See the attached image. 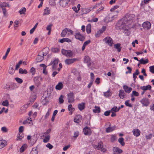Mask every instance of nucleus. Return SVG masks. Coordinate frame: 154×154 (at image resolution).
<instances>
[{
	"mask_svg": "<svg viewBox=\"0 0 154 154\" xmlns=\"http://www.w3.org/2000/svg\"><path fill=\"white\" fill-rule=\"evenodd\" d=\"M85 103H79L78 105V107L79 110L82 111L85 108Z\"/></svg>",
	"mask_w": 154,
	"mask_h": 154,
	"instance_id": "27",
	"label": "nucleus"
},
{
	"mask_svg": "<svg viewBox=\"0 0 154 154\" xmlns=\"http://www.w3.org/2000/svg\"><path fill=\"white\" fill-rule=\"evenodd\" d=\"M26 11V8L25 7H23L19 11V12L20 14H24Z\"/></svg>",
	"mask_w": 154,
	"mask_h": 154,
	"instance_id": "53",
	"label": "nucleus"
},
{
	"mask_svg": "<svg viewBox=\"0 0 154 154\" xmlns=\"http://www.w3.org/2000/svg\"><path fill=\"white\" fill-rule=\"evenodd\" d=\"M121 44L120 43H117L114 45V47L117 49L118 52H120L122 48L120 46Z\"/></svg>",
	"mask_w": 154,
	"mask_h": 154,
	"instance_id": "28",
	"label": "nucleus"
},
{
	"mask_svg": "<svg viewBox=\"0 0 154 154\" xmlns=\"http://www.w3.org/2000/svg\"><path fill=\"white\" fill-rule=\"evenodd\" d=\"M63 85L61 82H59L55 87V88L57 90H60L63 88Z\"/></svg>",
	"mask_w": 154,
	"mask_h": 154,
	"instance_id": "26",
	"label": "nucleus"
},
{
	"mask_svg": "<svg viewBox=\"0 0 154 154\" xmlns=\"http://www.w3.org/2000/svg\"><path fill=\"white\" fill-rule=\"evenodd\" d=\"M104 7L101 6L100 8H98L95 12V13L97 14H98L103 11L104 9Z\"/></svg>",
	"mask_w": 154,
	"mask_h": 154,
	"instance_id": "42",
	"label": "nucleus"
},
{
	"mask_svg": "<svg viewBox=\"0 0 154 154\" xmlns=\"http://www.w3.org/2000/svg\"><path fill=\"white\" fill-rule=\"evenodd\" d=\"M24 131V127L23 126H20L19 128V133H22Z\"/></svg>",
	"mask_w": 154,
	"mask_h": 154,
	"instance_id": "63",
	"label": "nucleus"
},
{
	"mask_svg": "<svg viewBox=\"0 0 154 154\" xmlns=\"http://www.w3.org/2000/svg\"><path fill=\"white\" fill-rule=\"evenodd\" d=\"M30 72L32 75H34L35 72V68L34 67L31 68L30 69Z\"/></svg>",
	"mask_w": 154,
	"mask_h": 154,
	"instance_id": "58",
	"label": "nucleus"
},
{
	"mask_svg": "<svg viewBox=\"0 0 154 154\" xmlns=\"http://www.w3.org/2000/svg\"><path fill=\"white\" fill-rule=\"evenodd\" d=\"M47 97H44V99H42L41 100L42 102V104L44 105H46L48 103V100L47 99Z\"/></svg>",
	"mask_w": 154,
	"mask_h": 154,
	"instance_id": "40",
	"label": "nucleus"
},
{
	"mask_svg": "<svg viewBox=\"0 0 154 154\" xmlns=\"http://www.w3.org/2000/svg\"><path fill=\"white\" fill-rule=\"evenodd\" d=\"M58 42L61 43H63L65 42L69 43L72 42V40L69 38H64L61 39H59Z\"/></svg>",
	"mask_w": 154,
	"mask_h": 154,
	"instance_id": "16",
	"label": "nucleus"
},
{
	"mask_svg": "<svg viewBox=\"0 0 154 154\" xmlns=\"http://www.w3.org/2000/svg\"><path fill=\"white\" fill-rule=\"evenodd\" d=\"M50 139V136L49 135H46L45 138L44 139L43 141L44 143H47L49 141Z\"/></svg>",
	"mask_w": 154,
	"mask_h": 154,
	"instance_id": "48",
	"label": "nucleus"
},
{
	"mask_svg": "<svg viewBox=\"0 0 154 154\" xmlns=\"http://www.w3.org/2000/svg\"><path fill=\"white\" fill-rule=\"evenodd\" d=\"M70 1V0H60L59 2L60 5L63 7H65L67 6Z\"/></svg>",
	"mask_w": 154,
	"mask_h": 154,
	"instance_id": "10",
	"label": "nucleus"
},
{
	"mask_svg": "<svg viewBox=\"0 0 154 154\" xmlns=\"http://www.w3.org/2000/svg\"><path fill=\"white\" fill-rule=\"evenodd\" d=\"M24 137V134L22 133H18L17 137V140H20Z\"/></svg>",
	"mask_w": 154,
	"mask_h": 154,
	"instance_id": "35",
	"label": "nucleus"
},
{
	"mask_svg": "<svg viewBox=\"0 0 154 154\" xmlns=\"http://www.w3.org/2000/svg\"><path fill=\"white\" fill-rule=\"evenodd\" d=\"M130 101L129 100H127L125 102V104L127 106L129 107H133V105L129 103Z\"/></svg>",
	"mask_w": 154,
	"mask_h": 154,
	"instance_id": "46",
	"label": "nucleus"
},
{
	"mask_svg": "<svg viewBox=\"0 0 154 154\" xmlns=\"http://www.w3.org/2000/svg\"><path fill=\"white\" fill-rule=\"evenodd\" d=\"M115 127L113 126L110 127V126L108 127L106 129V132L107 133H109L113 131L115 129Z\"/></svg>",
	"mask_w": 154,
	"mask_h": 154,
	"instance_id": "32",
	"label": "nucleus"
},
{
	"mask_svg": "<svg viewBox=\"0 0 154 154\" xmlns=\"http://www.w3.org/2000/svg\"><path fill=\"white\" fill-rule=\"evenodd\" d=\"M49 48L48 47H46L43 50V52H40L41 54L43 55V56H46L49 52Z\"/></svg>",
	"mask_w": 154,
	"mask_h": 154,
	"instance_id": "19",
	"label": "nucleus"
},
{
	"mask_svg": "<svg viewBox=\"0 0 154 154\" xmlns=\"http://www.w3.org/2000/svg\"><path fill=\"white\" fill-rule=\"evenodd\" d=\"M127 69L128 70V71H126V74H128V73H131V72L132 69L129 66H128L127 68Z\"/></svg>",
	"mask_w": 154,
	"mask_h": 154,
	"instance_id": "62",
	"label": "nucleus"
},
{
	"mask_svg": "<svg viewBox=\"0 0 154 154\" xmlns=\"http://www.w3.org/2000/svg\"><path fill=\"white\" fill-rule=\"evenodd\" d=\"M132 132L133 135L136 137L139 136L140 135L141 133L140 131L138 129H134L132 130Z\"/></svg>",
	"mask_w": 154,
	"mask_h": 154,
	"instance_id": "13",
	"label": "nucleus"
},
{
	"mask_svg": "<svg viewBox=\"0 0 154 154\" xmlns=\"http://www.w3.org/2000/svg\"><path fill=\"white\" fill-rule=\"evenodd\" d=\"M27 146L26 144H24L22 146L20 149V152H23L26 149Z\"/></svg>",
	"mask_w": 154,
	"mask_h": 154,
	"instance_id": "34",
	"label": "nucleus"
},
{
	"mask_svg": "<svg viewBox=\"0 0 154 154\" xmlns=\"http://www.w3.org/2000/svg\"><path fill=\"white\" fill-rule=\"evenodd\" d=\"M143 27L145 29H149L151 26V24L149 22H146L143 23L142 25Z\"/></svg>",
	"mask_w": 154,
	"mask_h": 154,
	"instance_id": "11",
	"label": "nucleus"
},
{
	"mask_svg": "<svg viewBox=\"0 0 154 154\" xmlns=\"http://www.w3.org/2000/svg\"><path fill=\"white\" fill-rule=\"evenodd\" d=\"M118 141L122 146H124L125 145V143L124 142V139L122 137L119 138Z\"/></svg>",
	"mask_w": 154,
	"mask_h": 154,
	"instance_id": "49",
	"label": "nucleus"
},
{
	"mask_svg": "<svg viewBox=\"0 0 154 154\" xmlns=\"http://www.w3.org/2000/svg\"><path fill=\"white\" fill-rule=\"evenodd\" d=\"M64 96L61 95L59 98V103L60 104H62L64 102V100L63 99Z\"/></svg>",
	"mask_w": 154,
	"mask_h": 154,
	"instance_id": "44",
	"label": "nucleus"
},
{
	"mask_svg": "<svg viewBox=\"0 0 154 154\" xmlns=\"http://www.w3.org/2000/svg\"><path fill=\"white\" fill-rule=\"evenodd\" d=\"M86 31L88 33H89L91 32V26L90 24H88L86 26Z\"/></svg>",
	"mask_w": 154,
	"mask_h": 154,
	"instance_id": "33",
	"label": "nucleus"
},
{
	"mask_svg": "<svg viewBox=\"0 0 154 154\" xmlns=\"http://www.w3.org/2000/svg\"><path fill=\"white\" fill-rule=\"evenodd\" d=\"M103 41L110 46H112L113 44V40L109 36H107L105 38L103 39Z\"/></svg>",
	"mask_w": 154,
	"mask_h": 154,
	"instance_id": "3",
	"label": "nucleus"
},
{
	"mask_svg": "<svg viewBox=\"0 0 154 154\" xmlns=\"http://www.w3.org/2000/svg\"><path fill=\"white\" fill-rule=\"evenodd\" d=\"M68 102L69 103H73L75 101L74 96V93L72 92H70L67 95Z\"/></svg>",
	"mask_w": 154,
	"mask_h": 154,
	"instance_id": "2",
	"label": "nucleus"
},
{
	"mask_svg": "<svg viewBox=\"0 0 154 154\" xmlns=\"http://www.w3.org/2000/svg\"><path fill=\"white\" fill-rule=\"evenodd\" d=\"M2 105L5 106H8L9 105V102L7 100L3 101L2 103Z\"/></svg>",
	"mask_w": 154,
	"mask_h": 154,
	"instance_id": "56",
	"label": "nucleus"
},
{
	"mask_svg": "<svg viewBox=\"0 0 154 154\" xmlns=\"http://www.w3.org/2000/svg\"><path fill=\"white\" fill-rule=\"evenodd\" d=\"M51 131V129L50 128L48 129L46 131V132H44V133H42V136L43 137H44L45 136V134H48Z\"/></svg>",
	"mask_w": 154,
	"mask_h": 154,
	"instance_id": "57",
	"label": "nucleus"
},
{
	"mask_svg": "<svg viewBox=\"0 0 154 154\" xmlns=\"http://www.w3.org/2000/svg\"><path fill=\"white\" fill-rule=\"evenodd\" d=\"M28 107V105L27 104H25L21 106L20 110V114H23L25 113Z\"/></svg>",
	"mask_w": 154,
	"mask_h": 154,
	"instance_id": "15",
	"label": "nucleus"
},
{
	"mask_svg": "<svg viewBox=\"0 0 154 154\" xmlns=\"http://www.w3.org/2000/svg\"><path fill=\"white\" fill-rule=\"evenodd\" d=\"M149 68L150 71L152 73L154 74V66H150Z\"/></svg>",
	"mask_w": 154,
	"mask_h": 154,
	"instance_id": "60",
	"label": "nucleus"
},
{
	"mask_svg": "<svg viewBox=\"0 0 154 154\" xmlns=\"http://www.w3.org/2000/svg\"><path fill=\"white\" fill-rule=\"evenodd\" d=\"M139 93L135 91H133L131 94V97H133L134 96L137 97L139 96Z\"/></svg>",
	"mask_w": 154,
	"mask_h": 154,
	"instance_id": "47",
	"label": "nucleus"
},
{
	"mask_svg": "<svg viewBox=\"0 0 154 154\" xmlns=\"http://www.w3.org/2000/svg\"><path fill=\"white\" fill-rule=\"evenodd\" d=\"M9 73L11 74H13L14 72V71L13 67H10L8 70Z\"/></svg>",
	"mask_w": 154,
	"mask_h": 154,
	"instance_id": "55",
	"label": "nucleus"
},
{
	"mask_svg": "<svg viewBox=\"0 0 154 154\" xmlns=\"http://www.w3.org/2000/svg\"><path fill=\"white\" fill-rule=\"evenodd\" d=\"M15 79L17 83L20 84L22 83L23 82V80L22 79L18 77L15 78Z\"/></svg>",
	"mask_w": 154,
	"mask_h": 154,
	"instance_id": "51",
	"label": "nucleus"
},
{
	"mask_svg": "<svg viewBox=\"0 0 154 154\" xmlns=\"http://www.w3.org/2000/svg\"><path fill=\"white\" fill-rule=\"evenodd\" d=\"M88 22H96L98 21V18H94L91 19V20L88 19Z\"/></svg>",
	"mask_w": 154,
	"mask_h": 154,
	"instance_id": "50",
	"label": "nucleus"
},
{
	"mask_svg": "<svg viewBox=\"0 0 154 154\" xmlns=\"http://www.w3.org/2000/svg\"><path fill=\"white\" fill-rule=\"evenodd\" d=\"M51 10L50 8L48 7H46L44 10V12L43 14L44 16L48 15L50 14Z\"/></svg>",
	"mask_w": 154,
	"mask_h": 154,
	"instance_id": "18",
	"label": "nucleus"
},
{
	"mask_svg": "<svg viewBox=\"0 0 154 154\" xmlns=\"http://www.w3.org/2000/svg\"><path fill=\"white\" fill-rule=\"evenodd\" d=\"M116 139V136L113 135L111 136V137L110 138V140L111 142H113Z\"/></svg>",
	"mask_w": 154,
	"mask_h": 154,
	"instance_id": "61",
	"label": "nucleus"
},
{
	"mask_svg": "<svg viewBox=\"0 0 154 154\" xmlns=\"http://www.w3.org/2000/svg\"><path fill=\"white\" fill-rule=\"evenodd\" d=\"M46 146L48 148L50 149H51L53 147V146L50 143H48L46 145Z\"/></svg>",
	"mask_w": 154,
	"mask_h": 154,
	"instance_id": "64",
	"label": "nucleus"
},
{
	"mask_svg": "<svg viewBox=\"0 0 154 154\" xmlns=\"http://www.w3.org/2000/svg\"><path fill=\"white\" fill-rule=\"evenodd\" d=\"M23 61L21 60H20L17 64L16 66L15 70H17L20 67V65L22 63Z\"/></svg>",
	"mask_w": 154,
	"mask_h": 154,
	"instance_id": "52",
	"label": "nucleus"
},
{
	"mask_svg": "<svg viewBox=\"0 0 154 154\" xmlns=\"http://www.w3.org/2000/svg\"><path fill=\"white\" fill-rule=\"evenodd\" d=\"M51 51L54 53H58L60 51V49L56 48H51Z\"/></svg>",
	"mask_w": 154,
	"mask_h": 154,
	"instance_id": "43",
	"label": "nucleus"
},
{
	"mask_svg": "<svg viewBox=\"0 0 154 154\" xmlns=\"http://www.w3.org/2000/svg\"><path fill=\"white\" fill-rule=\"evenodd\" d=\"M81 120V116L78 115L75 116L74 119V121L76 123H79Z\"/></svg>",
	"mask_w": 154,
	"mask_h": 154,
	"instance_id": "23",
	"label": "nucleus"
},
{
	"mask_svg": "<svg viewBox=\"0 0 154 154\" xmlns=\"http://www.w3.org/2000/svg\"><path fill=\"white\" fill-rule=\"evenodd\" d=\"M123 89L125 90V91L128 93H129L132 90V88L131 87H128L126 85L123 86Z\"/></svg>",
	"mask_w": 154,
	"mask_h": 154,
	"instance_id": "22",
	"label": "nucleus"
},
{
	"mask_svg": "<svg viewBox=\"0 0 154 154\" xmlns=\"http://www.w3.org/2000/svg\"><path fill=\"white\" fill-rule=\"evenodd\" d=\"M134 16L132 14L126 15L124 17V20L126 23L132 21L134 17Z\"/></svg>",
	"mask_w": 154,
	"mask_h": 154,
	"instance_id": "4",
	"label": "nucleus"
},
{
	"mask_svg": "<svg viewBox=\"0 0 154 154\" xmlns=\"http://www.w3.org/2000/svg\"><path fill=\"white\" fill-rule=\"evenodd\" d=\"M68 109L69 111V114L70 115H71L72 114V112L75 110V109L72 107V104H69L68 106Z\"/></svg>",
	"mask_w": 154,
	"mask_h": 154,
	"instance_id": "25",
	"label": "nucleus"
},
{
	"mask_svg": "<svg viewBox=\"0 0 154 154\" xmlns=\"http://www.w3.org/2000/svg\"><path fill=\"white\" fill-rule=\"evenodd\" d=\"M83 131L84 134L85 135H90L92 133L91 129L87 126L83 128Z\"/></svg>",
	"mask_w": 154,
	"mask_h": 154,
	"instance_id": "9",
	"label": "nucleus"
},
{
	"mask_svg": "<svg viewBox=\"0 0 154 154\" xmlns=\"http://www.w3.org/2000/svg\"><path fill=\"white\" fill-rule=\"evenodd\" d=\"M16 88V85L15 83H12L9 85L8 88L9 90H13Z\"/></svg>",
	"mask_w": 154,
	"mask_h": 154,
	"instance_id": "24",
	"label": "nucleus"
},
{
	"mask_svg": "<svg viewBox=\"0 0 154 154\" xmlns=\"http://www.w3.org/2000/svg\"><path fill=\"white\" fill-rule=\"evenodd\" d=\"M139 62L141 64H145L148 63L149 60L147 59L144 60L142 58L139 60Z\"/></svg>",
	"mask_w": 154,
	"mask_h": 154,
	"instance_id": "31",
	"label": "nucleus"
},
{
	"mask_svg": "<svg viewBox=\"0 0 154 154\" xmlns=\"http://www.w3.org/2000/svg\"><path fill=\"white\" fill-rule=\"evenodd\" d=\"M78 60V59L75 58L67 59L65 60V63L66 64L69 65L72 64L74 62Z\"/></svg>",
	"mask_w": 154,
	"mask_h": 154,
	"instance_id": "6",
	"label": "nucleus"
},
{
	"mask_svg": "<svg viewBox=\"0 0 154 154\" xmlns=\"http://www.w3.org/2000/svg\"><path fill=\"white\" fill-rule=\"evenodd\" d=\"M84 62L87 63L88 66L91 65V60L90 58L87 56H85L84 58Z\"/></svg>",
	"mask_w": 154,
	"mask_h": 154,
	"instance_id": "14",
	"label": "nucleus"
},
{
	"mask_svg": "<svg viewBox=\"0 0 154 154\" xmlns=\"http://www.w3.org/2000/svg\"><path fill=\"white\" fill-rule=\"evenodd\" d=\"M59 60L58 59H54L52 62H51L49 65H52V69L53 70H56L57 69V66Z\"/></svg>",
	"mask_w": 154,
	"mask_h": 154,
	"instance_id": "5",
	"label": "nucleus"
},
{
	"mask_svg": "<svg viewBox=\"0 0 154 154\" xmlns=\"http://www.w3.org/2000/svg\"><path fill=\"white\" fill-rule=\"evenodd\" d=\"M102 32L100 30L98 31L96 33L95 35V36L96 38L99 37L100 35L102 33Z\"/></svg>",
	"mask_w": 154,
	"mask_h": 154,
	"instance_id": "54",
	"label": "nucleus"
},
{
	"mask_svg": "<svg viewBox=\"0 0 154 154\" xmlns=\"http://www.w3.org/2000/svg\"><path fill=\"white\" fill-rule=\"evenodd\" d=\"M91 9L88 8H82V14H85L91 11Z\"/></svg>",
	"mask_w": 154,
	"mask_h": 154,
	"instance_id": "30",
	"label": "nucleus"
},
{
	"mask_svg": "<svg viewBox=\"0 0 154 154\" xmlns=\"http://www.w3.org/2000/svg\"><path fill=\"white\" fill-rule=\"evenodd\" d=\"M7 145V141L3 140H0V149L3 148Z\"/></svg>",
	"mask_w": 154,
	"mask_h": 154,
	"instance_id": "20",
	"label": "nucleus"
},
{
	"mask_svg": "<svg viewBox=\"0 0 154 154\" xmlns=\"http://www.w3.org/2000/svg\"><path fill=\"white\" fill-rule=\"evenodd\" d=\"M151 88L152 87L151 86L149 85H147V86H141L140 87V88L141 89L144 91H145L147 90H151Z\"/></svg>",
	"mask_w": 154,
	"mask_h": 154,
	"instance_id": "21",
	"label": "nucleus"
},
{
	"mask_svg": "<svg viewBox=\"0 0 154 154\" xmlns=\"http://www.w3.org/2000/svg\"><path fill=\"white\" fill-rule=\"evenodd\" d=\"M112 150L114 154H120L122 152L121 149L117 147H114Z\"/></svg>",
	"mask_w": 154,
	"mask_h": 154,
	"instance_id": "12",
	"label": "nucleus"
},
{
	"mask_svg": "<svg viewBox=\"0 0 154 154\" xmlns=\"http://www.w3.org/2000/svg\"><path fill=\"white\" fill-rule=\"evenodd\" d=\"M66 30L67 29L66 28L64 29L63 30L60 34V35L61 37H64L66 35V34L67 32Z\"/></svg>",
	"mask_w": 154,
	"mask_h": 154,
	"instance_id": "36",
	"label": "nucleus"
},
{
	"mask_svg": "<svg viewBox=\"0 0 154 154\" xmlns=\"http://www.w3.org/2000/svg\"><path fill=\"white\" fill-rule=\"evenodd\" d=\"M103 146V143L101 141L99 142L97 144V149L98 150L100 149L101 148H102Z\"/></svg>",
	"mask_w": 154,
	"mask_h": 154,
	"instance_id": "38",
	"label": "nucleus"
},
{
	"mask_svg": "<svg viewBox=\"0 0 154 154\" xmlns=\"http://www.w3.org/2000/svg\"><path fill=\"white\" fill-rule=\"evenodd\" d=\"M62 54L66 57H72L73 55L72 52L70 50H66L62 49L61 50Z\"/></svg>",
	"mask_w": 154,
	"mask_h": 154,
	"instance_id": "1",
	"label": "nucleus"
},
{
	"mask_svg": "<svg viewBox=\"0 0 154 154\" xmlns=\"http://www.w3.org/2000/svg\"><path fill=\"white\" fill-rule=\"evenodd\" d=\"M93 112L94 113H99L100 112V107L95 106V109H93Z\"/></svg>",
	"mask_w": 154,
	"mask_h": 154,
	"instance_id": "41",
	"label": "nucleus"
},
{
	"mask_svg": "<svg viewBox=\"0 0 154 154\" xmlns=\"http://www.w3.org/2000/svg\"><path fill=\"white\" fill-rule=\"evenodd\" d=\"M37 147L33 148L31 152V154H38V152L37 151Z\"/></svg>",
	"mask_w": 154,
	"mask_h": 154,
	"instance_id": "39",
	"label": "nucleus"
},
{
	"mask_svg": "<svg viewBox=\"0 0 154 154\" xmlns=\"http://www.w3.org/2000/svg\"><path fill=\"white\" fill-rule=\"evenodd\" d=\"M19 73L20 74H26L27 73V71L25 69L23 70V69L21 68L19 69Z\"/></svg>",
	"mask_w": 154,
	"mask_h": 154,
	"instance_id": "45",
	"label": "nucleus"
},
{
	"mask_svg": "<svg viewBox=\"0 0 154 154\" xmlns=\"http://www.w3.org/2000/svg\"><path fill=\"white\" fill-rule=\"evenodd\" d=\"M140 103L143 106H147L150 103L149 99L146 98L142 99L140 101Z\"/></svg>",
	"mask_w": 154,
	"mask_h": 154,
	"instance_id": "7",
	"label": "nucleus"
},
{
	"mask_svg": "<svg viewBox=\"0 0 154 154\" xmlns=\"http://www.w3.org/2000/svg\"><path fill=\"white\" fill-rule=\"evenodd\" d=\"M103 94L104 97H109L111 96L112 94L110 91L109 90H108L106 92H104Z\"/></svg>",
	"mask_w": 154,
	"mask_h": 154,
	"instance_id": "29",
	"label": "nucleus"
},
{
	"mask_svg": "<svg viewBox=\"0 0 154 154\" xmlns=\"http://www.w3.org/2000/svg\"><path fill=\"white\" fill-rule=\"evenodd\" d=\"M39 54L37 56L36 60L37 62H40L42 61L44 59V56L43 55L41 54V53L40 52Z\"/></svg>",
	"mask_w": 154,
	"mask_h": 154,
	"instance_id": "17",
	"label": "nucleus"
},
{
	"mask_svg": "<svg viewBox=\"0 0 154 154\" xmlns=\"http://www.w3.org/2000/svg\"><path fill=\"white\" fill-rule=\"evenodd\" d=\"M119 6L118 5H115L110 9V11L112 12L115 9L119 8Z\"/></svg>",
	"mask_w": 154,
	"mask_h": 154,
	"instance_id": "59",
	"label": "nucleus"
},
{
	"mask_svg": "<svg viewBox=\"0 0 154 154\" xmlns=\"http://www.w3.org/2000/svg\"><path fill=\"white\" fill-rule=\"evenodd\" d=\"M125 93L124 91L123 90H119V95L121 98H123L125 95Z\"/></svg>",
	"mask_w": 154,
	"mask_h": 154,
	"instance_id": "37",
	"label": "nucleus"
},
{
	"mask_svg": "<svg viewBox=\"0 0 154 154\" xmlns=\"http://www.w3.org/2000/svg\"><path fill=\"white\" fill-rule=\"evenodd\" d=\"M75 37L76 39L82 42L85 39V37L82 35L79 32H78L75 33Z\"/></svg>",
	"mask_w": 154,
	"mask_h": 154,
	"instance_id": "8",
	"label": "nucleus"
}]
</instances>
